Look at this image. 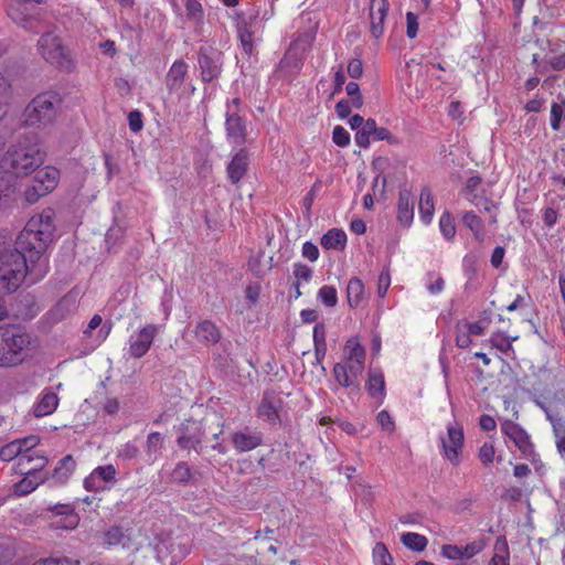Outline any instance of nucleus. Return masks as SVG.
<instances>
[{
	"mask_svg": "<svg viewBox=\"0 0 565 565\" xmlns=\"http://www.w3.org/2000/svg\"><path fill=\"white\" fill-rule=\"evenodd\" d=\"M46 249H0V290L14 292L29 276L34 284L49 270Z\"/></svg>",
	"mask_w": 565,
	"mask_h": 565,
	"instance_id": "f257e3e1",
	"label": "nucleus"
},
{
	"mask_svg": "<svg viewBox=\"0 0 565 565\" xmlns=\"http://www.w3.org/2000/svg\"><path fill=\"white\" fill-rule=\"evenodd\" d=\"M63 98L56 90L38 94L23 111V124L28 127H47L55 122Z\"/></svg>",
	"mask_w": 565,
	"mask_h": 565,
	"instance_id": "39448f33",
	"label": "nucleus"
},
{
	"mask_svg": "<svg viewBox=\"0 0 565 565\" xmlns=\"http://www.w3.org/2000/svg\"><path fill=\"white\" fill-rule=\"evenodd\" d=\"M502 543V553H495L490 559L488 565H510L509 563V550L505 539H498L495 548H499V544Z\"/></svg>",
	"mask_w": 565,
	"mask_h": 565,
	"instance_id": "864d4df0",
	"label": "nucleus"
},
{
	"mask_svg": "<svg viewBox=\"0 0 565 565\" xmlns=\"http://www.w3.org/2000/svg\"><path fill=\"white\" fill-rule=\"evenodd\" d=\"M189 547L182 543L171 542L158 546V557L164 565H178L188 554Z\"/></svg>",
	"mask_w": 565,
	"mask_h": 565,
	"instance_id": "412c9836",
	"label": "nucleus"
},
{
	"mask_svg": "<svg viewBox=\"0 0 565 565\" xmlns=\"http://www.w3.org/2000/svg\"><path fill=\"white\" fill-rule=\"evenodd\" d=\"M366 391L371 397L382 404L386 396L384 373L380 367H371L367 372Z\"/></svg>",
	"mask_w": 565,
	"mask_h": 565,
	"instance_id": "393cba45",
	"label": "nucleus"
},
{
	"mask_svg": "<svg viewBox=\"0 0 565 565\" xmlns=\"http://www.w3.org/2000/svg\"><path fill=\"white\" fill-rule=\"evenodd\" d=\"M21 449L22 448L20 443L17 440L11 441L0 449V459L3 461H11L17 459L19 469L24 468L25 466H29V459L26 456L22 455Z\"/></svg>",
	"mask_w": 565,
	"mask_h": 565,
	"instance_id": "c756f323",
	"label": "nucleus"
},
{
	"mask_svg": "<svg viewBox=\"0 0 565 565\" xmlns=\"http://www.w3.org/2000/svg\"><path fill=\"white\" fill-rule=\"evenodd\" d=\"M372 137L374 141L385 140L390 145L399 143V140L387 128L384 127H377Z\"/></svg>",
	"mask_w": 565,
	"mask_h": 565,
	"instance_id": "bf43d9fd",
	"label": "nucleus"
},
{
	"mask_svg": "<svg viewBox=\"0 0 565 565\" xmlns=\"http://www.w3.org/2000/svg\"><path fill=\"white\" fill-rule=\"evenodd\" d=\"M364 297V285L359 278H351L347 287L348 303L351 308L360 306Z\"/></svg>",
	"mask_w": 565,
	"mask_h": 565,
	"instance_id": "e433bc0d",
	"label": "nucleus"
},
{
	"mask_svg": "<svg viewBox=\"0 0 565 565\" xmlns=\"http://www.w3.org/2000/svg\"><path fill=\"white\" fill-rule=\"evenodd\" d=\"M441 556H444L447 559H461L462 553H461V546L454 545V544H445L441 546L440 550Z\"/></svg>",
	"mask_w": 565,
	"mask_h": 565,
	"instance_id": "052dcab7",
	"label": "nucleus"
},
{
	"mask_svg": "<svg viewBox=\"0 0 565 565\" xmlns=\"http://www.w3.org/2000/svg\"><path fill=\"white\" fill-rule=\"evenodd\" d=\"M75 468L76 461L74 458L71 455L65 456L57 462V466L52 473V480L54 483H65L74 472Z\"/></svg>",
	"mask_w": 565,
	"mask_h": 565,
	"instance_id": "473e14b6",
	"label": "nucleus"
},
{
	"mask_svg": "<svg viewBox=\"0 0 565 565\" xmlns=\"http://www.w3.org/2000/svg\"><path fill=\"white\" fill-rule=\"evenodd\" d=\"M189 74V64L180 58L175 60L166 75V87L170 94L181 95L184 92Z\"/></svg>",
	"mask_w": 565,
	"mask_h": 565,
	"instance_id": "dca6fc26",
	"label": "nucleus"
},
{
	"mask_svg": "<svg viewBox=\"0 0 565 565\" xmlns=\"http://www.w3.org/2000/svg\"><path fill=\"white\" fill-rule=\"evenodd\" d=\"M501 431L508 436L522 452L526 454L530 451L532 447L530 436L519 424L507 419L501 424Z\"/></svg>",
	"mask_w": 565,
	"mask_h": 565,
	"instance_id": "aec40b11",
	"label": "nucleus"
},
{
	"mask_svg": "<svg viewBox=\"0 0 565 565\" xmlns=\"http://www.w3.org/2000/svg\"><path fill=\"white\" fill-rule=\"evenodd\" d=\"M397 220L403 226H409L414 220V199L407 189L398 193Z\"/></svg>",
	"mask_w": 565,
	"mask_h": 565,
	"instance_id": "bb28decb",
	"label": "nucleus"
},
{
	"mask_svg": "<svg viewBox=\"0 0 565 565\" xmlns=\"http://www.w3.org/2000/svg\"><path fill=\"white\" fill-rule=\"evenodd\" d=\"M242 100L235 97L226 103L225 135L227 142L233 147H242L247 141V127L245 119L239 115Z\"/></svg>",
	"mask_w": 565,
	"mask_h": 565,
	"instance_id": "9d476101",
	"label": "nucleus"
},
{
	"mask_svg": "<svg viewBox=\"0 0 565 565\" xmlns=\"http://www.w3.org/2000/svg\"><path fill=\"white\" fill-rule=\"evenodd\" d=\"M483 550V544L478 541H473L468 543L465 546H461L462 558H471L479 554Z\"/></svg>",
	"mask_w": 565,
	"mask_h": 565,
	"instance_id": "0e129e2a",
	"label": "nucleus"
},
{
	"mask_svg": "<svg viewBox=\"0 0 565 565\" xmlns=\"http://www.w3.org/2000/svg\"><path fill=\"white\" fill-rule=\"evenodd\" d=\"M294 276L296 278V281H310L312 277V269L301 263L294 264Z\"/></svg>",
	"mask_w": 565,
	"mask_h": 565,
	"instance_id": "13d9d810",
	"label": "nucleus"
},
{
	"mask_svg": "<svg viewBox=\"0 0 565 565\" xmlns=\"http://www.w3.org/2000/svg\"><path fill=\"white\" fill-rule=\"evenodd\" d=\"M248 169V153L241 148L227 164V178L233 184H237L246 174Z\"/></svg>",
	"mask_w": 565,
	"mask_h": 565,
	"instance_id": "b1692460",
	"label": "nucleus"
},
{
	"mask_svg": "<svg viewBox=\"0 0 565 565\" xmlns=\"http://www.w3.org/2000/svg\"><path fill=\"white\" fill-rule=\"evenodd\" d=\"M418 210L422 222L426 225L429 224L435 213V201L428 186H424L420 190Z\"/></svg>",
	"mask_w": 565,
	"mask_h": 565,
	"instance_id": "c85d7f7f",
	"label": "nucleus"
},
{
	"mask_svg": "<svg viewBox=\"0 0 565 565\" xmlns=\"http://www.w3.org/2000/svg\"><path fill=\"white\" fill-rule=\"evenodd\" d=\"M60 181V170L52 166H46L35 171L32 184L25 188L23 192L24 200L29 204L36 203L41 198L50 194L57 186Z\"/></svg>",
	"mask_w": 565,
	"mask_h": 565,
	"instance_id": "1a4fd4ad",
	"label": "nucleus"
},
{
	"mask_svg": "<svg viewBox=\"0 0 565 565\" xmlns=\"http://www.w3.org/2000/svg\"><path fill=\"white\" fill-rule=\"evenodd\" d=\"M15 177L10 171L0 172V204H7L14 199L17 193Z\"/></svg>",
	"mask_w": 565,
	"mask_h": 565,
	"instance_id": "2f4dec72",
	"label": "nucleus"
},
{
	"mask_svg": "<svg viewBox=\"0 0 565 565\" xmlns=\"http://www.w3.org/2000/svg\"><path fill=\"white\" fill-rule=\"evenodd\" d=\"M461 221L462 224L471 231L478 243H482L484 241V224L480 216H478L473 211H467L462 214Z\"/></svg>",
	"mask_w": 565,
	"mask_h": 565,
	"instance_id": "72a5a7b5",
	"label": "nucleus"
},
{
	"mask_svg": "<svg viewBox=\"0 0 565 565\" xmlns=\"http://www.w3.org/2000/svg\"><path fill=\"white\" fill-rule=\"evenodd\" d=\"M391 285V275L387 269H383L379 276L377 294L380 297H384Z\"/></svg>",
	"mask_w": 565,
	"mask_h": 565,
	"instance_id": "69168bd1",
	"label": "nucleus"
},
{
	"mask_svg": "<svg viewBox=\"0 0 565 565\" xmlns=\"http://www.w3.org/2000/svg\"><path fill=\"white\" fill-rule=\"evenodd\" d=\"M36 51L45 63L60 72L72 73L76 68V61L70 47L54 32H45L40 36Z\"/></svg>",
	"mask_w": 565,
	"mask_h": 565,
	"instance_id": "0eeeda50",
	"label": "nucleus"
},
{
	"mask_svg": "<svg viewBox=\"0 0 565 565\" xmlns=\"http://www.w3.org/2000/svg\"><path fill=\"white\" fill-rule=\"evenodd\" d=\"M117 470L113 465L96 467L85 479L84 488L87 491H104L116 481Z\"/></svg>",
	"mask_w": 565,
	"mask_h": 565,
	"instance_id": "2eb2a0df",
	"label": "nucleus"
},
{
	"mask_svg": "<svg viewBox=\"0 0 565 565\" xmlns=\"http://www.w3.org/2000/svg\"><path fill=\"white\" fill-rule=\"evenodd\" d=\"M160 326L154 323L146 324L134 332L128 339V354L134 359L145 356L150 350L154 338L159 333Z\"/></svg>",
	"mask_w": 565,
	"mask_h": 565,
	"instance_id": "4468645a",
	"label": "nucleus"
},
{
	"mask_svg": "<svg viewBox=\"0 0 565 565\" xmlns=\"http://www.w3.org/2000/svg\"><path fill=\"white\" fill-rule=\"evenodd\" d=\"M232 444L239 452L252 451L263 444V434L245 427L232 434Z\"/></svg>",
	"mask_w": 565,
	"mask_h": 565,
	"instance_id": "a211bd4d",
	"label": "nucleus"
},
{
	"mask_svg": "<svg viewBox=\"0 0 565 565\" xmlns=\"http://www.w3.org/2000/svg\"><path fill=\"white\" fill-rule=\"evenodd\" d=\"M388 0H371L370 2V32L375 39H379L384 34L385 20L388 14Z\"/></svg>",
	"mask_w": 565,
	"mask_h": 565,
	"instance_id": "f3484780",
	"label": "nucleus"
},
{
	"mask_svg": "<svg viewBox=\"0 0 565 565\" xmlns=\"http://www.w3.org/2000/svg\"><path fill=\"white\" fill-rule=\"evenodd\" d=\"M3 162L15 177H26L43 164L44 154L36 142L24 138L8 149Z\"/></svg>",
	"mask_w": 565,
	"mask_h": 565,
	"instance_id": "20e7f679",
	"label": "nucleus"
},
{
	"mask_svg": "<svg viewBox=\"0 0 565 565\" xmlns=\"http://www.w3.org/2000/svg\"><path fill=\"white\" fill-rule=\"evenodd\" d=\"M43 2L44 0H9L7 3V14L24 30L38 33L40 12L34 4Z\"/></svg>",
	"mask_w": 565,
	"mask_h": 565,
	"instance_id": "9b49d317",
	"label": "nucleus"
},
{
	"mask_svg": "<svg viewBox=\"0 0 565 565\" xmlns=\"http://www.w3.org/2000/svg\"><path fill=\"white\" fill-rule=\"evenodd\" d=\"M440 455L454 467L461 462V455L465 446L463 427L454 420L446 427V433L438 436Z\"/></svg>",
	"mask_w": 565,
	"mask_h": 565,
	"instance_id": "6e6552de",
	"label": "nucleus"
},
{
	"mask_svg": "<svg viewBox=\"0 0 565 565\" xmlns=\"http://www.w3.org/2000/svg\"><path fill=\"white\" fill-rule=\"evenodd\" d=\"M365 348L356 337L347 340L343 348V361L333 366L335 381L345 388L359 390V377L365 369Z\"/></svg>",
	"mask_w": 565,
	"mask_h": 565,
	"instance_id": "f03ea898",
	"label": "nucleus"
},
{
	"mask_svg": "<svg viewBox=\"0 0 565 565\" xmlns=\"http://www.w3.org/2000/svg\"><path fill=\"white\" fill-rule=\"evenodd\" d=\"M313 348L315 352L327 353L326 326L322 322L313 327Z\"/></svg>",
	"mask_w": 565,
	"mask_h": 565,
	"instance_id": "8fccbe9b",
	"label": "nucleus"
},
{
	"mask_svg": "<svg viewBox=\"0 0 565 565\" xmlns=\"http://www.w3.org/2000/svg\"><path fill=\"white\" fill-rule=\"evenodd\" d=\"M55 212L52 207L44 209L41 213L33 215L17 237L18 247H36L43 245L49 247L53 242L55 225Z\"/></svg>",
	"mask_w": 565,
	"mask_h": 565,
	"instance_id": "423d86ee",
	"label": "nucleus"
},
{
	"mask_svg": "<svg viewBox=\"0 0 565 565\" xmlns=\"http://www.w3.org/2000/svg\"><path fill=\"white\" fill-rule=\"evenodd\" d=\"M264 256L263 252H258L256 256H252L248 260L249 269L257 276L263 277L271 268L273 257L270 256L266 264H260V258Z\"/></svg>",
	"mask_w": 565,
	"mask_h": 565,
	"instance_id": "de8ad7c7",
	"label": "nucleus"
},
{
	"mask_svg": "<svg viewBox=\"0 0 565 565\" xmlns=\"http://www.w3.org/2000/svg\"><path fill=\"white\" fill-rule=\"evenodd\" d=\"M205 437V427L203 422L188 419L181 424L177 444L181 449L194 450L196 454L204 451L202 441Z\"/></svg>",
	"mask_w": 565,
	"mask_h": 565,
	"instance_id": "f8f14e48",
	"label": "nucleus"
},
{
	"mask_svg": "<svg viewBox=\"0 0 565 565\" xmlns=\"http://www.w3.org/2000/svg\"><path fill=\"white\" fill-rule=\"evenodd\" d=\"M191 476H192L191 468L184 461L178 462L170 475L171 480L173 482H179V483L188 482L191 479Z\"/></svg>",
	"mask_w": 565,
	"mask_h": 565,
	"instance_id": "3c124183",
	"label": "nucleus"
},
{
	"mask_svg": "<svg viewBox=\"0 0 565 565\" xmlns=\"http://www.w3.org/2000/svg\"><path fill=\"white\" fill-rule=\"evenodd\" d=\"M47 565H81L79 561L67 556H50L45 558Z\"/></svg>",
	"mask_w": 565,
	"mask_h": 565,
	"instance_id": "774afa93",
	"label": "nucleus"
},
{
	"mask_svg": "<svg viewBox=\"0 0 565 565\" xmlns=\"http://www.w3.org/2000/svg\"><path fill=\"white\" fill-rule=\"evenodd\" d=\"M322 247H344L347 244V234L343 230H329L320 239Z\"/></svg>",
	"mask_w": 565,
	"mask_h": 565,
	"instance_id": "58836bf2",
	"label": "nucleus"
},
{
	"mask_svg": "<svg viewBox=\"0 0 565 565\" xmlns=\"http://www.w3.org/2000/svg\"><path fill=\"white\" fill-rule=\"evenodd\" d=\"M17 441L21 444L22 455L28 457L29 465L33 463L32 469L42 470L45 467L47 459L44 456L40 455L39 450L35 449V447L40 443L39 437L35 435H31L23 439H17Z\"/></svg>",
	"mask_w": 565,
	"mask_h": 565,
	"instance_id": "5701e85b",
	"label": "nucleus"
},
{
	"mask_svg": "<svg viewBox=\"0 0 565 565\" xmlns=\"http://www.w3.org/2000/svg\"><path fill=\"white\" fill-rule=\"evenodd\" d=\"M401 542L413 552H423L428 544L425 535L415 532H405L401 535Z\"/></svg>",
	"mask_w": 565,
	"mask_h": 565,
	"instance_id": "4c0bfd02",
	"label": "nucleus"
},
{
	"mask_svg": "<svg viewBox=\"0 0 565 565\" xmlns=\"http://www.w3.org/2000/svg\"><path fill=\"white\" fill-rule=\"evenodd\" d=\"M374 565H393V557L384 543H376L373 547Z\"/></svg>",
	"mask_w": 565,
	"mask_h": 565,
	"instance_id": "09e8293b",
	"label": "nucleus"
},
{
	"mask_svg": "<svg viewBox=\"0 0 565 565\" xmlns=\"http://www.w3.org/2000/svg\"><path fill=\"white\" fill-rule=\"evenodd\" d=\"M332 141L338 146V147H341V148H345L350 145L351 142V136L350 134L348 132V130L338 125L333 128V131H332Z\"/></svg>",
	"mask_w": 565,
	"mask_h": 565,
	"instance_id": "5fc2aeb1",
	"label": "nucleus"
},
{
	"mask_svg": "<svg viewBox=\"0 0 565 565\" xmlns=\"http://www.w3.org/2000/svg\"><path fill=\"white\" fill-rule=\"evenodd\" d=\"M480 258L479 256L471 252L467 254L462 259V270L467 279L470 281L475 278L478 267H479Z\"/></svg>",
	"mask_w": 565,
	"mask_h": 565,
	"instance_id": "a18cd8bd",
	"label": "nucleus"
},
{
	"mask_svg": "<svg viewBox=\"0 0 565 565\" xmlns=\"http://www.w3.org/2000/svg\"><path fill=\"white\" fill-rule=\"evenodd\" d=\"M376 420L379 423V425L386 431L388 433H393L394 429H395V423L392 418V416L390 415V413L385 409L381 411L377 416H376Z\"/></svg>",
	"mask_w": 565,
	"mask_h": 565,
	"instance_id": "e2e57ef3",
	"label": "nucleus"
},
{
	"mask_svg": "<svg viewBox=\"0 0 565 565\" xmlns=\"http://www.w3.org/2000/svg\"><path fill=\"white\" fill-rule=\"evenodd\" d=\"M201 67V76L204 82H212L220 74L217 66L209 56H203L199 61Z\"/></svg>",
	"mask_w": 565,
	"mask_h": 565,
	"instance_id": "c03bdc74",
	"label": "nucleus"
},
{
	"mask_svg": "<svg viewBox=\"0 0 565 565\" xmlns=\"http://www.w3.org/2000/svg\"><path fill=\"white\" fill-rule=\"evenodd\" d=\"M439 228L446 239H451L456 235V225L454 216L445 211L439 218Z\"/></svg>",
	"mask_w": 565,
	"mask_h": 565,
	"instance_id": "49530a36",
	"label": "nucleus"
},
{
	"mask_svg": "<svg viewBox=\"0 0 565 565\" xmlns=\"http://www.w3.org/2000/svg\"><path fill=\"white\" fill-rule=\"evenodd\" d=\"M347 94L351 97L352 106L360 109L363 106V97L360 93V86L355 82H349L345 86Z\"/></svg>",
	"mask_w": 565,
	"mask_h": 565,
	"instance_id": "6e6d98bb",
	"label": "nucleus"
},
{
	"mask_svg": "<svg viewBox=\"0 0 565 565\" xmlns=\"http://www.w3.org/2000/svg\"><path fill=\"white\" fill-rule=\"evenodd\" d=\"M164 438L158 431H152L147 437L146 451L149 458L156 460L163 448Z\"/></svg>",
	"mask_w": 565,
	"mask_h": 565,
	"instance_id": "ea45409f",
	"label": "nucleus"
},
{
	"mask_svg": "<svg viewBox=\"0 0 565 565\" xmlns=\"http://www.w3.org/2000/svg\"><path fill=\"white\" fill-rule=\"evenodd\" d=\"M256 414L259 418L270 424H276L279 419L278 408L267 394L263 396L257 407Z\"/></svg>",
	"mask_w": 565,
	"mask_h": 565,
	"instance_id": "c9c22d12",
	"label": "nucleus"
},
{
	"mask_svg": "<svg viewBox=\"0 0 565 565\" xmlns=\"http://www.w3.org/2000/svg\"><path fill=\"white\" fill-rule=\"evenodd\" d=\"M60 398L52 390H43L34 403L32 413L35 417H44L55 412L58 406Z\"/></svg>",
	"mask_w": 565,
	"mask_h": 565,
	"instance_id": "a878e982",
	"label": "nucleus"
},
{
	"mask_svg": "<svg viewBox=\"0 0 565 565\" xmlns=\"http://www.w3.org/2000/svg\"><path fill=\"white\" fill-rule=\"evenodd\" d=\"M35 338L17 324L0 326V367L22 363Z\"/></svg>",
	"mask_w": 565,
	"mask_h": 565,
	"instance_id": "7ed1b4c3",
	"label": "nucleus"
},
{
	"mask_svg": "<svg viewBox=\"0 0 565 565\" xmlns=\"http://www.w3.org/2000/svg\"><path fill=\"white\" fill-rule=\"evenodd\" d=\"M185 10L189 18L196 21H201L204 15V11L200 0H186Z\"/></svg>",
	"mask_w": 565,
	"mask_h": 565,
	"instance_id": "4d7b16f0",
	"label": "nucleus"
},
{
	"mask_svg": "<svg viewBox=\"0 0 565 565\" xmlns=\"http://www.w3.org/2000/svg\"><path fill=\"white\" fill-rule=\"evenodd\" d=\"M318 298L327 307H334L338 302L337 289L332 286H322L318 291Z\"/></svg>",
	"mask_w": 565,
	"mask_h": 565,
	"instance_id": "603ef678",
	"label": "nucleus"
},
{
	"mask_svg": "<svg viewBox=\"0 0 565 565\" xmlns=\"http://www.w3.org/2000/svg\"><path fill=\"white\" fill-rule=\"evenodd\" d=\"M347 70L350 77L360 78L363 74V63L360 58H351Z\"/></svg>",
	"mask_w": 565,
	"mask_h": 565,
	"instance_id": "338daca9",
	"label": "nucleus"
},
{
	"mask_svg": "<svg viewBox=\"0 0 565 565\" xmlns=\"http://www.w3.org/2000/svg\"><path fill=\"white\" fill-rule=\"evenodd\" d=\"M460 194L481 212L490 214L497 207L492 199L487 195V191L482 186V179L479 175L468 178Z\"/></svg>",
	"mask_w": 565,
	"mask_h": 565,
	"instance_id": "ddd939ff",
	"label": "nucleus"
},
{
	"mask_svg": "<svg viewBox=\"0 0 565 565\" xmlns=\"http://www.w3.org/2000/svg\"><path fill=\"white\" fill-rule=\"evenodd\" d=\"M562 120L565 121V98H559V102H553L551 105L550 125L555 131L561 129Z\"/></svg>",
	"mask_w": 565,
	"mask_h": 565,
	"instance_id": "a19ab883",
	"label": "nucleus"
},
{
	"mask_svg": "<svg viewBox=\"0 0 565 565\" xmlns=\"http://www.w3.org/2000/svg\"><path fill=\"white\" fill-rule=\"evenodd\" d=\"M41 470H33L32 466L20 468V472L25 477L14 484V493L18 495H26L34 491L38 486L43 481L42 477H38Z\"/></svg>",
	"mask_w": 565,
	"mask_h": 565,
	"instance_id": "cd10ccee",
	"label": "nucleus"
},
{
	"mask_svg": "<svg viewBox=\"0 0 565 565\" xmlns=\"http://www.w3.org/2000/svg\"><path fill=\"white\" fill-rule=\"evenodd\" d=\"M425 287L430 295H439L445 288V280L440 274L428 271L425 278Z\"/></svg>",
	"mask_w": 565,
	"mask_h": 565,
	"instance_id": "37998d69",
	"label": "nucleus"
},
{
	"mask_svg": "<svg viewBox=\"0 0 565 565\" xmlns=\"http://www.w3.org/2000/svg\"><path fill=\"white\" fill-rule=\"evenodd\" d=\"M130 541L127 532L119 525H113L104 532L103 543L107 547L122 546L127 547Z\"/></svg>",
	"mask_w": 565,
	"mask_h": 565,
	"instance_id": "7c9ffc66",
	"label": "nucleus"
},
{
	"mask_svg": "<svg viewBox=\"0 0 565 565\" xmlns=\"http://www.w3.org/2000/svg\"><path fill=\"white\" fill-rule=\"evenodd\" d=\"M195 340L204 345H213L216 344L221 338L222 332L220 328L209 319H203L196 322L194 330Z\"/></svg>",
	"mask_w": 565,
	"mask_h": 565,
	"instance_id": "6ab92c4d",
	"label": "nucleus"
},
{
	"mask_svg": "<svg viewBox=\"0 0 565 565\" xmlns=\"http://www.w3.org/2000/svg\"><path fill=\"white\" fill-rule=\"evenodd\" d=\"M495 450L492 444L484 443L479 449V459L483 465H489L493 461Z\"/></svg>",
	"mask_w": 565,
	"mask_h": 565,
	"instance_id": "680f3d73",
	"label": "nucleus"
},
{
	"mask_svg": "<svg viewBox=\"0 0 565 565\" xmlns=\"http://www.w3.org/2000/svg\"><path fill=\"white\" fill-rule=\"evenodd\" d=\"M79 523V516L76 512L68 513V515L58 516L51 521V526L53 529H61L71 531L74 530Z\"/></svg>",
	"mask_w": 565,
	"mask_h": 565,
	"instance_id": "79ce46f5",
	"label": "nucleus"
},
{
	"mask_svg": "<svg viewBox=\"0 0 565 565\" xmlns=\"http://www.w3.org/2000/svg\"><path fill=\"white\" fill-rule=\"evenodd\" d=\"M515 340H518V337H510L505 332L499 331L490 337L489 342L492 348L497 349L502 354L513 356L515 352L512 343Z\"/></svg>",
	"mask_w": 565,
	"mask_h": 565,
	"instance_id": "f704fd0d",
	"label": "nucleus"
},
{
	"mask_svg": "<svg viewBox=\"0 0 565 565\" xmlns=\"http://www.w3.org/2000/svg\"><path fill=\"white\" fill-rule=\"evenodd\" d=\"M78 301V291L71 290L49 312L52 322H58L75 311Z\"/></svg>",
	"mask_w": 565,
	"mask_h": 565,
	"instance_id": "4be33fe9",
	"label": "nucleus"
}]
</instances>
